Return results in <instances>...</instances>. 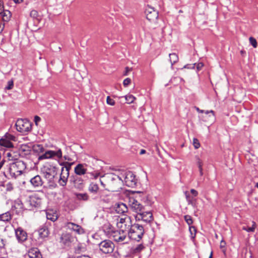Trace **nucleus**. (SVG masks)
I'll return each instance as SVG.
<instances>
[{"label": "nucleus", "mask_w": 258, "mask_h": 258, "mask_svg": "<svg viewBox=\"0 0 258 258\" xmlns=\"http://www.w3.org/2000/svg\"><path fill=\"white\" fill-rule=\"evenodd\" d=\"M15 137L9 133H6L0 139V146L7 148H11L14 147L12 141H15Z\"/></svg>", "instance_id": "10"}, {"label": "nucleus", "mask_w": 258, "mask_h": 258, "mask_svg": "<svg viewBox=\"0 0 258 258\" xmlns=\"http://www.w3.org/2000/svg\"><path fill=\"white\" fill-rule=\"evenodd\" d=\"M131 71V69L129 68L128 67H126L125 68V72L124 75H125V76L127 75L128 72Z\"/></svg>", "instance_id": "57"}, {"label": "nucleus", "mask_w": 258, "mask_h": 258, "mask_svg": "<svg viewBox=\"0 0 258 258\" xmlns=\"http://www.w3.org/2000/svg\"><path fill=\"white\" fill-rule=\"evenodd\" d=\"M17 131L25 134L31 130V123L27 119H18L15 124Z\"/></svg>", "instance_id": "7"}, {"label": "nucleus", "mask_w": 258, "mask_h": 258, "mask_svg": "<svg viewBox=\"0 0 258 258\" xmlns=\"http://www.w3.org/2000/svg\"><path fill=\"white\" fill-rule=\"evenodd\" d=\"M62 154L60 149H58L57 150H48L46 151L43 154L39 156L38 159L39 160L45 159H49L53 157L60 158L62 157Z\"/></svg>", "instance_id": "13"}, {"label": "nucleus", "mask_w": 258, "mask_h": 258, "mask_svg": "<svg viewBox=\"0 0 258 258\" xmlns=\"http://www.w3.org/2000/svg\"><path fill=\"white\" fill-rule=\"evenodd\" d=\"M14 154V152H8L6 153V156L8 157L9 160L13 161L16 159Z\"/></svg>", "instance_id": "37"}, {"label": "nucleus", "mask_w": 258, "mask_h": 258, "mask_svg": "<svg viewBox=\"0 0 258 258\" xmlns=\"http://www.w3.org/2000/svg\"><path fill=\"white\" fill-rule=\"evenodd\" d=\"M197 111L199 112V113H204L205 112V110H201L198 107H196V108Z\"/></svg>", "instance_id": "58"}, {"label": "nucleus", "mask_w": 258, "mask_h": 258, "mask_svg": "<svg viewBox=\"0 0 258 258\" xmlns=\"http://www.w3.org/2000/svg\"><path fill=\"white\" fill-rule=\"evenodd\" d=\"M145 233L143 226L139 224H134L130 227L128 236L130 239L139 241Z\"/></svg>", "instance_id": "4"}, {"label": "nucleus", "mask_w": 258, "mask_h": 258, "mask_svg": "<svg viewBox=\"0 0 258 258\" xmlns=\"http://www.w3.org/2000/svg\"><path fill=\"white\" fill-rule=\"evenodd\" d=\"M13 1L15 3L18 4L22 2L23 0H13Z\"/></svg>", "instance_id": "62"}, {"label": "nucleus", "mask_w": 258, "mask_h": 258, "mask_svg": "<svg viewBox=\"0 0 258 258\" xmlns=\"http://www.w3.org/2000/svg\"><path fill=\"white\" fill-rule=\"evenodd\" d=\"M23 209L22 203L20 200H17L15 202L14 205L12 207V210L17 214L21 212Z\"/></svg>", "instance_id": "22"}, {"label": "nucleus", "mask_w": 258, "mask_h": 258, "mask_svg": "<svg viewBox=\"0 0 258 258\" xmlns=\"http://www.w3.org/2000/svg\"><path fill=\"white\" fill-rule=\"evenodd\" d=\"M3 29H4V26L2 27L1 26H0V33L3 31Z\"/></svg>", "instance_id": "64"}, {"label": "nucleus", "mask_w": 258, "mask_h": 258, "mask_svg": "<svg viewBox=\"0 0 258 258\" xmlns=\"http://www.w3.org/2000/svg\"><path fill=\"white\" fill-rule=\"evenodd\" d=\"M77 198L79 200L87 201L89 199L88 195L86 193H80L76 195Z\"/></svg>", "instance_id": "32"}, {"label": "nucleus", "mask_w": 258, "mask_h": 258, "mask_svg": "<svg viewBox=\"0 0 258 258\" xmlns=\"http://www.w3.org/2000/svg\"><path fill=\"white\" fill-rule=\"evenodd\" d=\"M131 83V79L130 78H126L123 82V86L126 87Z\"/></svg>", "instance_id": "42"}, {"label": "nucleus", "mask_w": 258, "mask_h": 258, "mask_svg": "<svg viewBox=\"0 0 258 258\" xmlns=\"http://www.w3.org/2000/svg\"><path fill=\"white\" fill-rule=\"evenodd\" d=\"M6 240L0 238V248H4L6 245Z\"/></svg>", "instance_id": "44"}, {"label": "nucleus", "mask_w": 258, "mask_h": 258, "mask_svg": "<svg viewBox=\"0 0 258 258\" xmlns=\"http://www.w3.org/2000/svg\"><path fill=\"white\" fill-rule=\"evenodd\" d=\"M40 120H41V118L38 116L36 115L34 117V121H35L36 125H38V123L40 121Z\"/></svg>", "instance_id": "47"}, {"label": "nucleus", "mask_w": 258, "mask_h": 258, "mask_svg": "<svg viewBox=\"0 0 258 258\" xmlns=\"http://www.w3.org/2000/svg\"><path fill=\"white\" fill-rule=\"evenodd\" d=\"M145 247L142 244H140L138 245L133 250L134 252L137 253L140 252L141 250H142Z\"/></svg>", "instance_id": "36"}, {"label": "nucleus", "mask_w": 258, "mask_h": 258, "mask_svg": "<svg viewBox=\"0 0 258 258\" xmlns=\"http://www.w3.org/2000/svg\"><path fill=\"white\" fill-rule=\"evenodd\" d=\"M30 15L32 18L37 19L38 16V13L37 11L33 10L31 11Z\"/></svg>", "instance_id": "39"}, {"label": "nucleus", "mask_w": 258, "mask_h": 258, "mask_svg": "<svg viewBox=\"0 0 258 258\" xmlns=\"http://www.w3.org/2000/svg\"><path fill=\"white\" fill-rule=\"evenodd\" d=\"M77 258H91V257H89V256L84 255L79 256Z\"/></svg>", "instance_id": "60"}, {"label": "nucleus", "mask_w": 258, "mask_h": 258, "mask_svg": "<svg viewBox=\"0 0 258 258\" xmlns=\"http://www.w3.org/2000/svg\"><path fill=\"white\" fill-rule=\"evenodd\" d=\"M74 183L76 187L81 188L83 186L84 180L81 177H76L74 181Z\"/></svg>", "instance_id": "29"}, {"label": "nucleus", "mask_w": 258, "mask_h": 258, "mask_svg": "<svg viewBox=\"0 0 258 258\" xmlns=\"http://www.w3.org/2000/svg\"><path fill=\"white\" fill-rule=\"evenodd\" d=\"M137 221H142L146 223H150L154 220L153 214L151 211H143L140 214H137L135 216Z\"/></svg>", "instance_id": "12"}, {"label": "nucleus", "mask_w": 258, "mask_h": 258, "mask_svg": "<svg viewBox=\"0 0 258 258\" xmlns=\"http://www.w3.org/2000/svg\"><path fill=\"white\" fill-rule=\"evenodd\" d=\"M126 103L131 104L133 103L135 100L136 98L132 95L129 94L124 96Z\"/></svg>", "instance_id": "34"}, {"label": "nucleus", "mask_w": 258, "mask_h": 258, "mask_svg": "<svg viewBox=\"0 0 258 258\" xmlns=\"http://www.w3.org/2000/svg\"><path fill=\"white\" fill-rule=\"evenodd\" d=\"M184 195L185 196L186 201H187L189 199H190V196H189V193H188V192L187 191H184Z\"/></svg>", "instance_id": "51"}, {"label": "nucleus", "mask_w": 258, "mask_h": 258, "mask_svg": "<svg viewBox=\"0 0 258 258\" xmlns=\"http://www.w3.org/2000/svg\"><path fill=\"white\" fill-rule=\"evenodd\" d=\"M73 164L74 162L72 163L65 162L59 163L60 165L62 166L61 173L58 180V183L60 186H64L67 184L69 176V171Z\"/></svg>", "instance_id": "5"}, {"label": "nucleus", "mask_w": 258, "mask_h": 258, "mask_svg": "<svg viewBox=\"0 0 258 258\" xmlns=\"http://www.w3.org/2000/svg\"><path fill=\"white\" fill-rule=\"evenodd\" d=\"M39 238L44 239L48 237L49 231L46 225H43L40 227L38 230Z\"/></svg>", "instance_id": "23"}, {"label": "nucleus", "mask_w": 258, "mask_h": 258, "mask_svg": "<svg viewBox=\"0 0 258 258\" xmlns=\"http://www.w3.org/2000/svg\"><path fill=\"white\" fill-rule=\"evenodd\" d=\"M124 180L126 185L128 186L133 187L136 185L137 179L132 172H126Z\"/></svg>", "instance_id": "18"}, {"label": "nucleus", "mask_w": 258, "mask_h": 258, "mask_svg": "<svg viewBox=\"0 0 258 258\" xmlns=\"http://www.w3.org/2000/svg\"><path fill=\"white\" fill-rule=\"evenodd\" d=\"M106 102L108 104L112 106L115 104V101L113 100V99H111L109 96H107Z\"/></svg>", "instance_id": "41"}, {"label": "nucleus", "mask_w": 258, "mask_h": 258, "mask_svg": "<svg viewBox=\"0 0 258 258\" xmlns=\"http://www.w3.org/2000/svg\"><path fill=\"white\" fill-rule=\"evenodd\" d=\"M2 14L3 19L4 21L8 22L11 17V12L9 11H3L2 12H0Z\"/></svg>", "instance_id": "30"}, {"label": "nucleus", "mask_w": 258, "mask_h": 258, "mask_svg": "<svg viewBox=\"0 0 258 258\" xmlns=\"http://www.w3.org/2000/svg\"><path fill=\"white\" fill-rule=\"evenodd\" d=\"M199 171L200 175L202 176L203 175V168H199Z\"/></svg>", "instance_id": "63"}, {"label": "nucleus", "mask_w": 258, "mask_h": 258, "mask_svg": "<svg viewBox=\"0 0 258 258\" xmlns=\"http://www.w3.org/2000/svg\"><path fill=\"white\" fill-rule=\"evenodd\" d=\"M15 233L16 239L20 243H22L27 239V233L21 227H18L15 229Z\"/></svg>", "instance_id": "17"}, {"label": "nucleus", "mask_w": 258, "mask_h": 258, "mask_svg": "<svg viewBox=\"0 0 258 258\" xmlns=\"http://www.w3.org/2000/svg\"><path fill=\"white\" fill-rule=\"evenodd\" d=\"M87 165L84 164H78L74 169L75 173L78 175H82L85 174H90L92 177L97 178L99 176V173L95 171L89 172L87 168Z\"/></svg>", "instance_id": "9"}, {"label": "nucleus", "mask_w": 258, "mask_h": 258, "mask_svg": "<svg viewBox=\"0 0 258 258\" xmlns=\"http://www.w3.org/2000/svg\"><path fill=\"white\" fill-rule=\"evenodd\" d=\"M101 184L107 190L116 191L121 188L122 180L121 177L113 173L105 174L100 179Z\"/></svg>", "instance_id": "1"}, {"label": "nucleus", "mask_w": 258, "mask_h": 258, "mask_svg": "<svg viewBox=\"0 0 258 258\" xmlns=\"http://www.w3.org/2000/svg\"><path fill=\"white\" fill-rule=\"evenodd\" d=\"M188 205H190L193 207L195 206V204L192 199H190L186 201Z\"/></svg>", "instance_id": "49"}, {"label": "nucleus", "mask_w": 258, "mask_h": 258, "mask_svg": "<svg viewBox=\"0 0 258 258\" xmlns=\"http://www.w3.org/2000/svg\"><path fill=\"white\" fill-rule=\"evenodd\" d=\"M145 153H146V150H144V149H142L140 151V155H143V154H145Z\"/></svg>", "instance_id": "61"}, {"label": "nucleus", "mask_w": 258, "mask_h": 258, "mask_svg": "<svg viewBox=\"0 0 258 258\" xmlns=\"http://www.w3.org/2000/svg\"><path fill=\"white\" fill-rule=\"evenodd\" d=\"M169 56V60L171 62V67H172L173 65L178 61V56L175 53H170Z\"/></svg>", "instance_id": "28"}, {"label": "nucleus", "mask_w": 258, "mask_h": 258, "mask_svg": "<svg viewBox=\"0 0 258 258\" xmlns=\"http://www.w3.org/2000/svg\"><path fill=\"white\" fill-rule=\"evenodd\" d=\"M13 86H14L13 81L12 80H10V81H8V86L6 87V89H7L8 90H10V89H12V88L13 87Z\"/></svg>", "instance_id": "43"}, {"label": "nucleus", "mask_w": 258, "mask_h": 258, "mask_svg": "<svg viewBox=\"0 0 258 258\" xmlns=\"http://www.w3.org/2000/svg\"><path fill=\"white\" fill-rule=\"evenodd\" d=\"M147 19L150 22L155 21L158 17V12L153 7L148 6L145 11Z\"/></svg>", "instance_id": "16"}, {"label": "nucleus", "mask_w": 258, "mask_h": 258, "mask_svg": "<svg viewBox=\"0 0 258 258\" xmlns=\"http://www.w3.org/2000/svg\"><path fill=\"white\" fill-rule=\"evenodd\" d=\"M203 63H199L197 64V68L198 70H200L202 67H203Z\"/></svg>", "instance_id": "52"}, {"label": "nucleus", "mask_w": 258, "mask_h": 258, "mask_svg": "<svg viewBox=\"0 0 258 258\" xmlns=\"http://www.w3.org/2000/svg\"><path fill=\"white\" fill-rule=\"evenodd\" d=\"M184 219L186 222V223L190 226L193 223L192 218L190 216L188 215H185L184 216Z\"/></svg>", "instance_id": "35"}, {"label": "nucleus", "mask_w": 258, "mask_h": 258, "mask_svg": "<svg viewBox=\"0 0 258 258\" xmlns=\"http://www.w3.org/2000/svg\"><path fill=\"white\" fill-rule=\"evenodd\" d=\"M193 145L196 149H198L200 147V144L197 139H194Z\"/></svg>", "instance_id": "40"}, {"label": "nucleus", "mask_w": 258, "mask_h": 258, "mask_svg": "<svg viewBox=\"0 0 258 258\" xmlns=\"http://www.w3.org/2000/svg\"><path fill=\"white\" fill-rule=\"evenodd\" d=\"M189 231L190 233L191 239H194L196 237V233H197V230H196V227L194 226H190L189 227Z\"/></svg>", "instance_id": "33"}, {"label": "nucleus", "mask_w": 258, "mask_h": 258, "mask_svg": "<svg viewBox=\"0 0 258 258\" xmlns=\"http://www.w3.org/2000/svg\"><path fill=\"white\" fill-rule=\"evenodd\" d=\"M190 192L194 197H197L198 195V192L194 189H191Z\"/></svg>", "instance_id": "48"}, {"label": "nucleus", "mask_w": 258, "mask_h": 258, "mask_svg": "<svg viewBox=\"0 0 258 258\" xmlns=\"http://www.w3.org/2000/svg\"><path fill=\"white\" fill-rule=\"evenodd\" d=\"M34 147L36 150H39L41 152L44 151V148L42 145H37Z\"/></svg>", "instance_id": "45"}, {"label": "nucleus", "mask_w": 258, "mask_h": 258, "mask_svg": "<svg viewBox=\"0 0 258 258\" xmlns=\"http://www.w3.org/2000/svg\"><path fill=\"white\" fill-rule=\"evenodd\" d=\"M249 42L251 45L254 47L256 48L257 47V42L255 38L253 37H250L249 38Z\"/></svg>", "instance_id": "38"}, {"label": "nucleus", "mask_w": 258, "mask_h": 258, "mask_svg": "<svg viewBox=\"0 0 258 258\" xmlns=\"http://www.w3.org/2000/svg\"><path fill=\"white\" fill-rule=\"evenodd\" d=\"M30 182L31 184L35 188L40 187L43 184V181L41 177L39 175H37L31 178Z\"/></svg>", "instance_id": "21"}, {"label": "nucleus", "mask_w": 258, "mask_h": 258, "mask_svg": "<svg viewBox=\"0 0 258 258\" xmlns=\"http://www.w3.org/2000/svg\"><path fill=\"white\" fill-rule=\"evenodd\" d=\"M12 219V215L10 212H7L0 215V220L4 222H8Z\"/></svg>", "instance_id": "26"}, {"label": "nucleus", "mask_w": 258, "mask_h": 258, "mask_svg": "<svg viewBox=\"0 0 258 258\" xmlns=\"http://www.w3.org/2000/svg\"><path fill=\"white\" fill-rule=\"evenodd\" d=\"M28 256L30 258H42V254L37 248H32L28 251Z\"/></svg>", "instance_id": "24"}, {"label": "nucleus", "mask_w": 258, "mask_h": 258, "mask_svg": "<svg viewBox=\"0 0 258 258\" xmlns=\"http://www.w3.org/2000/svg\"><path fill=\"white\" fill-rule=\"evenodd\" d=\"M142 201H143V203H144L145 204H147L148 205H151V202L148 200V198H143L142 199Z\"/></svg>", "instance_id": "46"}, {"label": "nucleus", "mask_w": 258, "mask_h": 258, "mask_svg": "<svg viewBox=\"0 0 258 258\" xmlns=\"http://www.w3.org/2000/svg\"><path fill=\"white\" fill-rule=\"evenodd\" d=\"M226 245V242L224 240H222L220 242V247L223 248Z\"/></svg>", "instance_id": "54"}, {"label": "nucleus", "mask_w": 258, "mask_h": 258, "mask_svg": "<svg viewBox=\"0 0 258 258\" xmlns=\"http://www.w3.org/2000/svg\"><path fill=\"white\" fill-rule=\"evenodd\" d=\"M46 218L48 220L52 221H55L57 220V217L55 213H52L51 212H46Z\"/></svg>", "instance_id": "31"}, {"label": "nucleus", "mask_w": 258, "mask_h": 258, "mask_svg": "<svg viewBox=\"0 0 258 258\" xmlns=\"http://www.w3.org/2000/svg\"><path fill=\"white\" fill-rule=\"evenodd\" d=\"M66 237V236H62V237H61V241H62L64 244H67V240H66V241H63V240H64V238H65Z\"/></svg>", "instance_id": "59"}, {"label": "nucleus", "mask_w": 258, "mask_h": 258, "mask_svg": "<svg viewBox=\"0 0 258 258\" xmlns=\"http://www.w3.org/2000/svg\"><path fill=\"white\" fill-rule=\"evenodd\" d=\"M66 227L78 234H81L85 232L83 228L80 225L73 222H68L65 224Z\"/></svg>", "instance_id": "19"}, {"label": "nucleus", "mask_w": 258, "mask_h": 258, "mask_svg": "<svg viewBox=\"0 0 258 258\" xmlns=\"http://www.w3.org/2000/svg\"><path fill=\"white\" fill-rule=\"evenodd\" d=\"M63 158L66 160H68L69 161L72 162L71 163H72L73 162H74V161L73 160V159H72L71 157H70L69 156L65 155L63 156Z\"/></svg>", "instance_id": "50"}, {"label": "nucleus", "mask_w": 258, "mask_h": 258, "mask_svg": "<svg viewBox=\"0 0 258 258\" xmlns=\"http://www.w3.org/2000/svg\"><path fill=\"white\" fill-rule=\"evenodd\" d=\"M204 113H206L207 114H209V113H212V116L213 117H214V116H215L214 112L212 110H211L210 111H208V110L205 111V112Z\"/></svg>", "instance_id": "53"}, {"label": "nucleus", "mask_w": 258, "mask_h": 258, "mask_svg": "<svg viewBox=\"0 0 258 258\" xmlns=\"http://www.w3.org/2000/svg\"><path fill=\"white\" fill-rule=\"evenodd\" d=\"M99 187L97 183L91 182L89 186L88 190L93 194H97L98 191Z\"/></svg>", "instance_id": "27"}, {"label": "nucleus", "mask_w": 258, "mask_h": 258, "mask_svg": "<svg viewBox=\"0 0 258 258\" xmlns=\"http://www.w3.org/2000/svg\"><path fill=\"white\" fill-rule=\"evenodd\" d=\"M114 209L117 213L122 215L126 213L128 211L127 206L122 202L116 203L114 206Z\"/></svg>", "instance_id": "20"}, {"label": "nucleus", "mask_w": 258, "mask_h": 258, "mask_svg": "<svg viewBox=\"0 0 258 258\" xmlns=\"http://www.w3.org/2000/svg\"><path fill=\"white\" fill-rule=\"evenodd\" d=\"M100 251L105 254L111 253L114 249V244L109 240H104L99 244Z\"/></svg>", "instance_id": "11"}, {"label": "nucleus", "mask_w": 258, "mask_h": 258, "mask_svg": "<svg viewBox=\"0 0 258 258\" xmlns=\"http://www.w3.org/2000/svg\"><path fill=\"white\" fill-rule=\"evenodd\" d=\"M107 230L108 234L113 238L115 241L121 243H124L126 242L125 240L127 238V234L122 232L118 228L117 230H115L114 228L110 224L108 225Z\"/></svg>", "instance_id": "3"}, {"label": "nucleus", "mask_w": 258, "mask_h": 258, "mask_svg": "<svg viewBox=\"0 0 258 258\" xmlns=\"http://www.w3.org/2000/svg\"><path fill=\"white\" fill-rule=\"evenodd\" d=\"M19 151L20 155L22 156L27 155L30 154L31 148L28 145L23 144L20 146Z\"/></svg>", "instance_id": "25"}, {"label": "nucleus", "mask_w": 258, "mask_h": 258, "mask_svg": "<svg viewBox=\"0 0 258 258\" xmlns=\"http://www.w3.org/2000/svg\"><path fill=\"white\" fill-rule=\"evenodd\" d=\"M129 203L131 209L137 214H140L146 210L145 207L134 198H130Z\"/></svg>", "instance_id": "15"}, {"label": "nucleus", "mask_w": 258, "mask_h": 258, "mask_svg": "<svg viewBox=\"0 0 258 258\" xmlns=\"http://www.w3.org/2000/svg\"><path fill=\"white\" fill-rule=\"evenodd\" d=\"M41 203V199L39 198L36 195L30 196L29 199L26 201V204L30 210H32L34 208L40 207Z\"/></svg>", "instance_id": "14"}, {"label": "nucleus", "mask_w": 258, "mask_h": 258, "mask_svg": "<svg viewBox=\"0 0 258 258\" xmlns=\"http://www.w3.org/2000/svg\"><path fill=\"white\" fill-rule=\"evenodd\" d=\"M198 165L199 168H202V162L200 159L198 160Z\"/></svg>", "instance_id": "56"}, {"label": "nucleus", "mask_w": 258, "mask_h": 258, "mask_svg": "<svg viewBox=\"0 0 258 258\" xmlns=\"http://www.w3.org/2000/svg\"><path fill=\"white\" fill-rule=\"evenodd\" d=\"M245 230V229H244ZM255 228L254 227H249L247 229H246V230L247 232H253L254 231Z\"/></svg>", "instance_id": "55"}, {"label": "nucleus", "mask_w": 258, "mask_h": 258, "mask_svg": "<svg viewBox=\"0 0 258 258\" xmlns=\"http://www.w3.org/2000/svg\"><path fill=\"white\" fill-rule=\"evenodd\" d=\"M42 171L45 178L51 181L57 175V168L53 164L46 163L43 166Z\"/></svg>", "instance_id": "6"}, {"label": "nucleus", "mask_w": 258, "mask_h": 258, "mask_svg": "<svg viewBox=\"0 0 258 258\" xmlns=\"http://www.w3.org/2000/svg\"><path fill=\"white\" fill-rule=\"evenodd\" d=\"M26 168L25 163L21 160H17L9 164L8 171L11 178H16L21 175Z\"/></svg>", "instance_id": "2"}, {"label": "nucleus", "mask_w": 258, "mask_h": 258, "mask_svg": "<svg viewBox=\"0 0 258 258\" xmlns=\"http://www.w3.org/2000/svg\"><path fill=\"white\" fill-rule=\"evenodd\" d=\"M132 225L131 220L129 217L117 219V222L116 223L117 228L127 234H128L130 227H131Z\"/></svg>", "instance_id": "8"}]
</instances>
